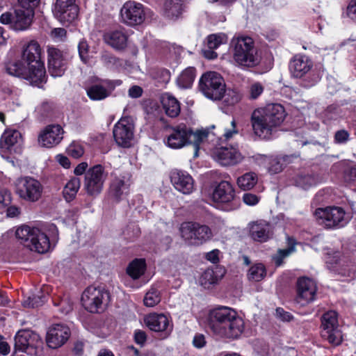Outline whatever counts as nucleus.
Masks as SVG:
<instances>
[{"label":"nucleus","mask_w":356,"mask_h":356,"mask_svg":"<svg viewBox=\"0 0 356 356\" xmlns=\"http://www.w3.org/2000/svg\"><path fill=\"white\" fill-rule=\"evenodd\" d=\"M243 200L245 204L249 206H254L259 202V198L255 194L246 193L243 196Z\"/></svg>","instance_id":"4d7b16f0"},{"label":"nucleus","mask_w":356,"mask_h":356,"mask_svg":"<svg viewBox=\"0 0 356 356\" xmlns=\"http://www.w3.org/2000/svg\"><path fill=\"white\" fill-rule=\"evenodd\" d=\"M170 179L175 188L183 194H191L194 190V179L186 171L173 170L170 172Z\"/></svg>","instance_id":"5701e85b"},{"label":"nucleus","mask_w":356,"mask_h":356,"mask_svg":"<svg viewBox=\"0 0 356 356\" xmlns=\"http://www.w3.org/2000/svg\"><path fill=\"white\" fill-rule=\"evenodd\" d=\"M71 334L68 326L64 324H54L47 331L46 341L53 349L59 348L66 343Z\"/></svg>","instance_id":"aec40b11"},{"label":"nucleus","mask_w":356,"mask_h":356,"mask_svg":"<svg viewBox=\"0 0 356 356\" xmlns=\"http://www.w3.org/2000/svg\"><path fill=\"white\" fill-rule=\"evenodd\" d=\"M276 314L277 316L283 321H291L293 319V316L288 312H285L282 308H277L276 309Z\"/></svg>","instance_id":"e2e57ef3"},{"label":"nucleus","mask_w":356,"mask_h":356,"mask_svg":"<svg viewBox=\"0 0 356 356\" xmlns=\"http://www.w3.org/2000/svg\"><path fill=\"white\" fill-rule=\"evenodd\" d=\"M107 177L108 172L102 164H96L90 167L85 173L83 190L88 196L97 197L103 191Z\"/></svg>","instance_id":"1a4fd4ad"},{"label":"nucleus","mask_w":356,"mask_h":356,"mask_svg":"<svg viewBox=\"0 0 356 356\" xmlns=\"http://www.w3.org/2000/svg\"><path fill=\"white\" fill-rule=\"evenodd\" d=\"M113 134L115 141L119 146L122 147L131 146V141L134 136L131 124H124L122 120L119 121L113 127Z\"/></svg>","instance_id":"a878e982"},{"label":"nucleus","mask_w":356,"mask_h":356,"mask_svg":"<svg viewBox=\"0 0 356 356\" xmlns=\"http://www.w3.org/2000/svg\"><path fill=\"white\" fill-rule=\"evenodd\" d=\"M207 325L213 334L226 339H237L244 330V322L232 308L220 306L209 311Z\"/></svg>","instance_id":"f03ea898"},{"label":"nucleus","mask_w":356,"mask_h":356,"mask_svg":"<svg viewBox=\"0 0 356 356\" xmlns=\"http://www.w3.org/2000/svg\"><path fill=\"white\" fill-rule=\"evenodd\" d=\"M227 35L224 33L209 34L207 36L204 43L209 49H218L221 44L227 42Z\"/></svg>","instance_id":"a19ab883"},{"label":"nucleus","mask_w":356,"mask_h":356,"mask_svg":"<svg viewBox=\"0 0 356 356\" xmlns=\"http://www.w3.org/2000/svg\"><path fill=\"white\" fill-rule=\"evenodd\" d=\"M193 344L197 348L204 347L206 344L205 337L202 334H196L193 340Z\"/></svg>","instance_id":"680f3d73"},{"label":"nucleus","mask_w":356,"mask_h":356,"mask_svg":"<svg viewBox=\"0 0 356 356\" xmlns=\"http://www.w3.org/2000/svg\"><path fill=\"white\" fill-rule=\"evenodd\" d=\"M211 199L219 209L225 211H234L241 204L240 198L236 196L233 186L227 181H221L214 186Z\"/></svg>","instance_id":"0eeeda50"},{"label":"nucleus","mask_w":356,"mask_h":356,"mask_svg":"<svg viewBox=\"0 0 356 356\" xmlns=\"http://www.w3.org/2000/svg\"><path fill=\"white\" fill-rule=\"evenodd\" d=\"M222 98L227 106H234L241 100V95L235 90L225 88Z\"/></svg>","instance_id":"de8ad7c7"},{"label":"nucleus","mask_w":356,"mask_h":356,"mask_svg":"<svg viewBox=\"0 0 356 356\" xmlns=\"http://www.w3.org/2000/svg\"><path fill=\"white\" fill-rule=\"evenodd\" d=\"M67 153L74 159L81 157L84 154V148L79 142L73 141L67 147Z\"/></svg>","instance_id":"3c124183"},{"label":"nucleus","mask_w":356,"mask_h":356,"mask_svg":"<svg viewBox=\"0 0 356 356\" xmlns=\"http://www.w3.org/2000/svg\"><path fill=\"white\" fill-rule=\"evenodd\" d=\"M17 13V8H15L14 13L6 12L1 14L0 16V22L3 24H10V27L15 31H24L27 28L18 29V27L16 26L17 22H22V20H20L21 17H18Z\"/></svg>","instance_id":"37998d69"},{"label":"nucleus","mask_w":356,"mask_h":356,"mask_svg":"<svg viewBox=\"0 0 356 356\" xmlns=\"http://www.w3.org/2000/svg\"><path fill=\"white\" fill-rule=\"evenodd\" d=\"M11 202V192L6 188H0V209L8 207Z\"/></svg>","instance_id":"864d4df0"},{"label":"nucleus","mask_w":356,"mask_h":356,"mask_svg":"<svg viewBox=\"0 0 356 356\" xmlns=\"http://www.w3.org/2000/svg\"><path fill=\"white\" fill-rule=\"evenodd\" d=\"M101 61L107 67H112L118 64L120 59L110 52H104L101 56Z\"/></svg>","instance_id":"603ef678"},{"label":"nucleus","mask_w":356,"mask_h":356,"mask_svg":"<svg viewBox=\"0 0 356 356\" xmlns=\"http://www.w3.org/2000/svg\"><path fill=\"white\" fill-rule=\"evenodd\" d=\"M161 104L165 114L170 118L177 117L181 111L179 102L168 93L164 94L161 97Z\"/></svg>","instance_id":"2f4dec72"},{"label":"nucleus","mask_w":356,"mask_h":356,"mask_svg":"<svg viewBox=\"0 0 356 356\" xmlns=\"http://www.w3.org/2000/svg\"><path fill=\"white\" fill-rule=\"evenodd\" d=\"M266 275V269L264 264L261 263L252 265L248 273V278L250 281L259 282Z\"/></svg>","instance_id":"79ce46f5"},{"label":"nucleus","mask_w":356,"mask_h":356,"mask_svg":"<svg viewBox=\"0 0 356 356\" xmlns=\"http://www.w3.org/2000/svg\"><path fill=\"white\" fill-rule=\"evenodd\" d=\"M78 51L81 60L85 64L88 63L90 60L89 45L85 39H82L79 41Z\"/></svg>","instance_id":"8fccbe9b"},{"label":"nucleus","mask_w":356,"mask_h":356,"mask_svg":"<svg viewBox=\"0 0 356 356\" xmlns=\"http://www.w3.org/2000/svg\"><path fill=\"white\" fill-rule=\"evenodd\" d=\"M16 191L22 199L35 202L42 197L43 186L33 177H25L19 180Z\"/></svg>","instance_id":"f3484780"},{"label":"nucleus","mask_w":356,"mask_h":356,"mask_svg":"<svg viewBox=\"0 0 356 356\" xmlns=\"http://www.w3.org/2000/svg\"><path fill=\"white\" fill-rule=\"evenodd\" d=\"M104 39L108 45L117 50L125 49L127 44V35L121 31H113L106 33Z\"/></svg>","instance_id":"7c9ffc66"},{"label":"nucleus","mask_w":356,"mask_h":356,"mask_svg":"<svg viewBox=\"0 0 356 356\" xmlns=\"http://www.w3.org/2000/svg\"><path fill=\"white\" fill-rule=\"evenodd\" d=\"M184 3L182 0H166L164 4L165 16L176 20L182 15Z\"/></svg>","instance_id":"473e14b6"},{"label":"nucleus","mask_w":356,"mask_h":356,"mask_svg":"<svg viewBox=\"0 0 356 356\" xmlns=\"http://www.w3.org/2000/svg\"><path fill=\"white\" fill-rule=\"evenodd\" d=\"M88 163L86 162H82L76 165V167L74 170V173L79 176L83 175L85 176V173L88 170Z\"/></svg>","instance_id":"69168bd1"},{"label":"nucleus","mask_w":356,"mask_h":356,"mask_svg":"<svg viewBox=\"0 0 356 356\" xmlns=\"http://www.w3.org/2000/svg\"><path fill=\"white\" fill-rule=\"evenodd\" d=\"M264 92L261 83L257 82L251 85L250 88V96L252 99H257Z\"/></svg>","instance_id":"6e6d98bb"},{"label":"nucleus","mask_w":356,"mask_h":356,"mask_svg":"<svg viewBox=\"0 0 356 356\" xmlns=\"http://www.w3.org/2000/svg\"><path fill=\"white\" fill-rule=\"evenodd\" d=\"M165 136L163 142L165 145L171 149H181L190 145V136L191 128L184 123L172 126L168 125L165 128Z\"/></svg>","instance_id":"9b49d317"},{"label":"nucleus","mask_w":356,"mask_h":356,"mask_svg":"<svg viewBox=\"0 0 356 356\" xmlns=\"http://www.w3.org/2000/svg\"><path fill=\"white\" fill-rule=\"evenodd\" d=\"M289 70L293 78L302 88H310L321 79L323 71L321 67L314 65L312 60L305 54H296L289 63Z\"/></svg>","instance_id":"39448f33"},{"label":"nucleus","mask_w":356,"mask_h":356,"mask_svg":"<svg viewBox=\"0 0 356 356\" xmlns=\"http://www.w3.org/2000/svg\"><path fill=\"white\" fill-rule=\"evenodd\" d=\"M143 88L139 86H132L128 90V95L131 98H138L143 95Z\"/></svg>","instance_id":"052dcab7"},{"label":"nucleus","mask_w":356,"mask_h":356,"mask_svg":"<svg viewBox=\"0 0 356 356\" xmlns=\"http://www.w3.org/2000/svg\"><path fill=\"white\" fill-rule=\"evenodd\" d=\"M284 107L280 104H269L255 109L250 118L254 134L263 139H270L273 131L286 117Z\"/></svg>","instance_id":"7ed1b4c3"},{"label":"nucleus","mask_w":356,"mask_h":356,"mask_svg":"<svg viewBox=\"0 0 356 356\" xmlns=\"http://www.w3.org/2000/svg\"><path fill=\"white\" fill-rule=\"evenodd\" d=\"M209 132L205 130H197L195 132L191 129V136H190V145H193L195 147V156H197V152L200 149V145L202 142L209 136Z\"/></svg>","instance_id":"c03bdc74"},{"label":"nucleus","mask_w":356,"mask_h":356,"mask_svg":"<svg viewBox=\"0 0 356 356\" xmlns=\"http://www.w3.org/2000/svg\"><path fill=\"white\" fill-rule=\"evenodd\" d=\"M70 55L54 46L47 47V67L51 76H62L67 69Z\"/></svg>","instance_id":"4468645a"},{"label":"nucleus","mask_w":356,"mask_h":356,"mask_svg":"<svg viewBox=\"0 0 356 356\" xmlns=\"http://www.w3.org/2000/svg\"><path fill=\"white\" fill-rule=\"evenodd\" d=\"M63 133L60 125L49 124L39 135L38 141L43 147H52L60 143Z\"/></svg>","instance_id":"b1692460"},{"label":"nucleus","mask_w":356,"mask_h":356,"mask_svg":"<svg viewBox=\"0 0 356 356\" xmlns=\"http://www.w3.org/2000/svg\"><path fill=\"white\" fill-rule=\"evenodd\" d=\"M258 177L256 173L250 172L237 179L238 187L243 191L251 190L257 183Z\"/></svg>","instance_id":"ea45409f"},{"label":"nucleus","mask_w":356,"mask_h":356,"mask_svg":"<svg viewBox=\"0 0 356 356\" xmlns=\"http://www.w3.org/2000/svg\"><path fill=\"white\" fill-rule=\"evenodd\" d=\"M122 81L120 79H97V82L86 88L87 96L92 101H102L111 95Z\"/></svg>","instance_id":"2eb2a0df"},{"label":"nucleus","mask_w":356,"mask_h":356,"mask_svg":"<svg viewBox=\"0 0 356 356\" xmlns=\"http://www.w3.org/2000/svg\"><path fill=\"white\" fill-rule=\"evenodd\" d=\"M145 322L147 326L154 332L165 331L169 326V320L163 314H150L146 316Z\"/></svg>","instance_id":"c756f323"},{"label":"nucleus","mask_w":356,"mask_h":356,"mask_svg":"<svg viewBox=\"0 0 356 356\" xmlns=\"http://www.w3.org/2000/svg\"><path fill=\"white\" fill-rule=\"evenodd\" d=\"M79 8L76 0H56L53 13L61 22L71 23L79 15Z\"/></svg>","instance_id":"a211bd4d"},{"label":"nucleus","mask_w":356,"mask_h":356,"mask_svg":"<svg viewBox=\"0 0 356 356\" xmlns=\"http://www.w3.org/2000/svg\"><path fill=\"white\" fill-rule=\"evenodd\" d=\"M179 229L181 237L188 245H201L212 236L211 229L205 224H181Z\"/></svg>","instance_id":"ddd939ff"},{"label":"nucleus","mask_w":356,"mask_h":356,"mask_svg":"<svg viewBox=\"0 0 356 356\" xmlns=\"http://www.w3.org/2000/svg\"><path fill=\"white\" fill-rule=\"evenodd\" d=\"M350 138V134L345 129L337 131L334 136V141L336 144H344Z\"/></svg>","instance_id":"5fc2aeb1"},{"label":"nucleus","mask_w":356,"mask_h":356,"mask_svg":"<svg viewBox=\"0 0 356 356\" xmlns=\"http://www.w3.org/2000/svg\"><path fill=\"white\" fill-rule=\"evenodd\" d=\"M316 291V284L313 280L305 277L299 278L297 282L296 301L302 305L312 302Z\"/></svg>","instance_id":"412c9836"},{"label":"nucleus","mask_w":356,"mask_h":356,"mask_svg":"<svg viewBox=\"0 0 356 356\" xmlns=\"http://www.w3.org/2000/svg\"><path fill=\"white\" fill-rule=\"evenodd\" d=\"M346 15L356 23V0H350L346 8Z\"/></svg>","instance_id":"13d9d810"},{"label":"nucleus","mask_w":356,"mask_h":356,"mask_svg":"<svg viewBox=\"0 0 356 356\" xmlns=\"http://www.w3.org/2000/svg\"><path fill=\"white\" fill-rule=\"evenodd\" d=\"M231 129H226L222 135V136L225 138V140H228L230 138H232L234 136V134H238V130L236 127V121L235 120H232L231 122Z\"/></svg>","instance_id":"bf43d9fd"},{"label":"nucleus","mask_w":356,"mask_h":356,"mask_svg":"<svg viewBox=\"0 0 356 356\" xmlns=\"http://www.w3.org/2000/svg\"><path fill=\"white\" fill-rule=\"evenodd\" d=\"M291 161V156L284 155L282 156H271L267 160V168L270 174H277L282 171L284 166Z\"/></svg>","instance_id":"e433bc0d"},{"label":"nucleus","mask_w":356,"mask_h":356,"mask_svg":"<svg viewBox=\"0 0 356 356\" xmlns=\"http://www.w3.org/2000/svg\"><path fill=\"white\" fill-rule=\"evenodd\" d=\"M81 181L78 177H72L65 184L63 190V195L67 202H70L75 197L80 188Z\"/></svg>","instance_id":"58836bf2"},{"label":"nucleus","mask_w":356,"mask_h":356,"mask_svg":"<svg viewBox=\"0 0 356 356\" xmlns=\"http://www.w3.org/2000/svg\"><path fill=\"white\" fill-rule=\"evenodd\" d=\"M41 53L39 43L31 40L24 46L20 60L8 61L5 64L6 72L28 81L33 86L42 88L47 81V76Z\"/></svg>","instance_id":"f257e3e1"},{"label":"nucleus","mask_w":356,"mask_h":356,"mask_svg":"<svg viewBox=\"0 0 356 356\" xmlns=\"http://www.w3.org/2000/svg\"><path fill=\"white\" fill-rule=\"evenodd\" d=\"M38 295H33L29 297L26 300L23 302V306L25 307H38L42 306L46 301V296L42 293H40Z\"/></svg>","instance_id":"49530a36"},{"label":"nucleus","mask_w":356,"mask_h":356,"mask_svg":"<svg viewBox=\"0 0 356 356\" xmlns=\"http://www.w3.org/2000/svg\"><path fill=\"white\" fill-rule=\"evenodd\" d=\"M145 9V6L139 2L127 1L120 10L122 22L133 27L142 24L146 16Z\"/></svg>","instance_id":"dca6fc26"},{"label":"nucleus","mask_w":356,"mask_h":356,"mask_svg":"<svg viewBox=\"0 0 356 356\" xmlns=\"http://www.w3.org/2000/svg\"><path fill=\"white\" fill-rule=\"evenodd\" d=\"M295 182L297 186L305 190L315 185L314 177L309 175H300L297 176Z\"/></svg>","instance_id":"09e8293b"},{"label":"nucleus","mask_w":356,"mask_h":356,"mask_svg":"<svg viewBox=\"0 0 356 356\" xmlns=\"http://www.w3.org/2000/svg\"><path fill=\"white\" fill-rule=\"evenodd\" d=\"M212 156L224 166L236 165L243 159L241 154L232 146L215 147L212 151Z\"/></svg>","instance_id":"4be33fe9"},{"label":"nucleus","mask_w":356,"mask_h":356,"mask_svg":"<svg viewBox=\"0 0 356 356\" xmlns=\"http://www.w3.org/2000/svg\"><path fill=\"white\" fill-rule=\"evenodd\" d=\"M269 224H266L265 226H260V224H254L250 230L251 238L258 242H266L273 236V231L268 226Z\"/></svg>","instance_id":"72a5a7b5"},{"label":"nucleus","mask_w":356,"mask_h":356,"mask_svg":"<svg viewBox=\"0 0 356 356\" xmlns=\"http://www.w3.org/2000/svg\"><path fill=\"white\" fill-rule=\"evenodd\" d=\"M20 214V209L16 206H10L7 208L6 216L10 218L17 217Z\"/></svg>","instance_id":"774afa93"},{"label":"nucleus","mask_w":356,"mask_h":356,"mask_svg":"<svg viewBox=\"0 0 356 356\" xmlns=\"http://www.w3.org/2000/svg\"><path fill=\"white\" fill-rule=\"evenodd\" d=\"M196 68L195 67H188L184 70L177 79L179 87L181 88H190L196 77Z\"/></svg>","instance_id":"4c0bfd02"},{"label":"nucleus","mask_w":356,"mask_h":356,"mask_svg":"<svg viewBox=\"0 0 356 356\" xmlns=\"http://www.w3.org/2000/svg\"><path fill=\"white\" fill-rule=\"evenodd\" d=\"M22 134L16 129H6L0 138V149L6 153L17 152L21 145Z\"/></svg>","instance_id":"393cba45"},{"label":"nucleus","mask_w":356,"mask_h":356,"mask_svg":"<svg viewBox=\"0 0 356 356\" xmlns=\"http://www.w3.org/2000/svg\"><path fill=\"white\" fill-rule=\"evenodd\" d=\"M322 338L333 346H338L342 341V334L339 328L338 315L335 311L330 310L321 317Z\"/></svg>","instance_id":"f8f14e48"},{"label":"nucleus","mask_w":356,"mask_h":356,"mask_svg":"<svg viewBox=\"0 0 356 356\" xmlns=\"http://www.w3.org/2000/svg\"><path fill=\"white\" fill-rule=\"evenodd\" d=\"M129 193V184L125 181L124 177H115L111 181L108 195L115 202H120L124 196Z\"/></svg>","instance_id":"bb28decb"},{"label":"nucleus","mask_w":356,"mask_h":356,"mask_svg":"<svg viewBox=\"0 0 356 356\" xmlns=\"http://www.w3.org/2000/svg\"><path fill=\"white\" fill-rule=\"evenodd\" d=\"M109 302V293L104 289L88 286L83 293L81 302L83 307L90 313H100Z\"/></svg>","instance_id":"9d476101"},{"label":"nucleus","mask_w":356,"mask_h":356,"mask_svg":"<svg viewBox=\"0 0 356 356\" xmlns=\"http://www.w3.org/2000/svg\"><path fill=\"white\" fill-rule=\"evenodd\" d=\"M48 232L49 236L38 228L25 224L16 229L15 235L31 250L43 254L49 250L51 241L56 243L58 240V230L55 224H50Z\"/></svg>","instance_id":"20e7f679"},{"label":"nucleus","mask_w":356,"mask_h":356,"mask_svg":"<svg viewBox=\"0 0 356 356\" xmlns=\"http://www.w3.org/2000/svg\"><path fill=\"white\" fill-rule=\"evenodd\" d=\"M230 51L238 65L254 67L259 63L258 51L250 37H239L232 39Z\"/></svg>","instance_id":"423d86ee"},{"label":"nucleus","mask_w":356,"mask_h":356,"mask_svg":"<svg viewBox=\"0 0 356 356\" xmlns=\"http://www.w3.org/2000/svg\"><path fill=\"white\" fill-rule=\"evenodd\" d=\"M225 86L223 77L216 72L204 73L199 81L200 90L206 97L212 100L222 99Z\"/></svg>","instance_id":"6e6552de"},{"label":"nucleus","mask_w":356,"mask_h":356,"mask_svg":"<svg viewBox=\"0 0 356 356\" xmlns=\"http://www.w3.org/2000/svg\"><path fill=\"white\" fill-rule=\"evenodd\" d=\"M17 15L22 22H17L18 29L28 28L35 15V9L39 6L40 0H17Z\"/></svg>","instance_id":"6ab92c4d"},{"label":"nucleus","mask_w":356,"mask_h":356,"mask_svg":"<svg viewBox=\"0 0 356 356\" xmlns=\"http://www.w3.org/2000/svg\"><path fill=\"white\" fill-rule=\"evenodd\" d=\"M161 302L160 291L156 288H151L145 294L143 302L146 307H152Z\"/></svg>","instance_id":"a18cd8bd"},{"label":"nucleus","mask_w":356,"mask_h":356,"mask_svg":"<svg viewBox=\"0 0 356 356\" xmlns=\"http://www.w3.org/2000/svg\"><path fill=\"white\" fill-rule=\"evenodd\" d=\"M225 270L220 266L209 268L204 271L200 278V284L205 289L216 284L224 276Z\"/></svg>","instance_id":"c85d7f7f"},{"label":"nucleus","mask_w":356,"mask_h":356,"mask_svg":"<svg viewBox=\"0 0 356 356\" xmlns=\"http://www.w3.org/2000/svg\"><path fill=\"white\" fill-rule=\"evenodd\" d=\"M344 209L340 207L318 208L314 211L316 219H322L332 222H341L345 216Z\"/></svg>","instance_id":"cd10ccee"},{"label":"nucleus","mask_w":356,"mask_h":356,"mask_svg":"<svg viewBox=\"0 0 356 356\" xmlns=\"http://www.w3.org/2000/svg\"><path fill=\"white\" fill-rule=\"evenodd\" d=\"M146 267L145 259H134L127 266L126 273L131 279L138 280L145 274Z\"/></svg>","instance_id":"c9c22d12"},{"label":"nucleus","mask_w":356,"mask_h":356,"mask_svg":"<svg viewBox=\"0 0 356 356\" xmlns=\"http://www.w3.org/2000/svg\"><path fill=\"white\" fill-rule=\"evenodd\" d=\"M219 253H220V251L218 250H217V249L213 250L212 251H210L206 254L205 258L208 261H209L213 264H216V263L218 262V261H219V257H218Z\"/></svg>","instance_id":"0e129e2a"},{"label":"nucleus","mask_w":356,"mask_h":356,"mask_svg":"<svg viewBox=\"0 0 356 356\" xmlns=\"http://www.w3.org/2000/svg\"><path fill=\"white\" fill-rule=\"evenodd\" d=\"M286 245L288 246L286 249H279L273 257L276 266H280L284 262V259L289 257L291 253L296 252V245L297 244L296 239L293 237L286 235Z\"/></svg>","instance_id":"f704fd0d"},{"label":"nucleus","mask_w":356,"mask_h":356,"mask_svg":"<svg viewBox=\"0 0 356 356\" xmlns=\"http://www.w3.org/2000/svg\"><path fill=\"white\" fill-rule=\"evenodd\" d=\"M147 337L145 332L138 330L135 332L134 339L136 343L143 345L146 341Z\"/></svg>","instance_id":"338daca9"}]
</instances>
